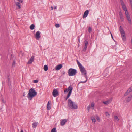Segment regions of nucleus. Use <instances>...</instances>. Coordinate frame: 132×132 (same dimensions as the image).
Returning a JSON list of instances; mask_svg holds the SVG:
<instances>
[{
	"label": "nucleus",
	"instance_id": "a211bd4d",
	"mask_svg": "<svg viewBox=\"0 0 132 132\" xmlns=\"http://www.w3.org/2000/svg\"><path fill=\"white\" fill-rule=\"evenodd\" d=\"M125 14L126 16V18H128L130 17L129 14L128 12V11H127V12L125 11Z\"/></svg>",
	"mask_w": 132,
	"mask_h": 132
},
{
	"label": "nucleus",
	"instance_id": "f8f14e48",
	"mask_svg": "<svg viewBox=\"0 0 132 132\" xmlns=\"http://www.w3.org/2000/svg\"><path fill=\"white\" fill-rule=\"evenodd\" d=\"M62 67V65L61 64H60L56 67L55 69L56 70H58L60 69Z\"/></svg>",
	"mask_w": 132,
	"mask_h": 132
},
{
	"label": "nucleus",
	"instance_id": "e433bc0d",
	"mask_svg": "<svg viewBox=\"0 0 132 132\" xmlns=\"http://www.w3.org/2000/svg\"><path fill=\"white\" fill-rule=\"evenodd\" d=\"M105 114L106 116H110L109 113L107 112H105Z\"/></svg>",
	"mask_w": 132,
	"mask_h": 132
},
{
	"label": "nucleus",
	"instance_id": "f3484780",
	"mask_svg": "<svg viewBox=\"0 0 132 132\" xmlns=\"http://www.w3.org/2000/svg\"><path fill=\"white\" fill-rule=\"evenodd\" d=\"M131 91L130 90L128 89L126 91V92L124 94V95L125 96H126L127 95H128L129 93Z\"/></svg>",
	"mask_w": 132,
	"mask_h": 132
},
{
	"label": "nucleus",
	"instance_id": "3c124183",
	"mask_svg": "<svg viewBox=\"0 0 132 132\" xmlns=\"http://www.w3.org/2000/svg\"><path fill=\"white\" fill-rule=\"evenodd\" d=\"M23 96H25L24 93L23 94Z\"/></svg>",
	"mask_w": 132,
	"mask_h": 132
},
{
	"label": "nucleus",
	"instance_id": "f03ea898",
	"mask_svg": "<svg viewBox=\"0 0 132 132\" xmlns=\"http://www.w3.org/2000/svg\"><path fill=\"white\" fill-rule=\"evenodd\" d=\"M37 93L34 89L31 88L29 91L27 97L28 99L30 100L34 97L37 95Z\"/></svg>",
	"mask_w": 132,
	"mask_h": 132
},
{
	"label": "nucleus",
	"instance_id": "20e7f679",
	"mask_svg": "<svg viewBox=\"0 0 132 132\" xmlns=\"http://www.w3.org/2000/svg\"><path fill=\"white\" fill-rule=\"evenodd\" d=\"M119 31L120 32L123 41H126V38L125 36V31L123 28L121 26H120L119 27Z\"/></svg>",
	"mask_w": 132,
	"mask_h": 132
},
{
	"label": "nucleus",
	"instance_id": "b1692460",
	"mask_svg": "<svg viewBox=\"0 0 132 132\" xmlns=\"http://www.w3.org/2000/svg\"><path fill=\"white\" fill-rule=\"evenodd\" d=\"M71 94H70V93H68L67 96L66 98H65V100H67L68 99L70 96Z\"/></svg>",
	"mask_w": 132,
	"mask_h": 132
},
{
	"label": "nucleus",
	"instance_id": "a18cd8bd",
	"mask_svg": "<svg viewBox=\"0 0 132 132\" xmlns=\"http://www.w3.org/2000/svg\"><path fill=\"white\" fill-rule=\"evenodd\" d=\"M130 4L132 5V0H129Z\"/></svg>",
	"mask_w": 132,
	"mask_h": 132
},
{
	"label": "nucleus",
	"instance_id": "2f4dec72",
	"mask_svg": "<svg viewBox=\"0 0 132 132\" xmlns=\"http://www.w3.org/2000/svg\"><path fill=\"white\" fill-rule=\"evenodd\" d=\"M120 19H121V20L122 21H123V20H124V18H123V15L122 16H120Z\"/></svg>",
	"mask_w": 132,
	"mask_h": 132
},
{
	"label": "nucleus",
	"instance_id": "bb28decb",
	"mask_svg": "<svg viewBox=\"0 0 132 132\" xmlns=\"http://www.w3.org/2000/svg\"><path fill=\"white\" fill-rule=\"evenodd\" d=\"M51 132H56V128H54L51 130Z\"/></svg>",
	"mask_w": 132,
	"mask_h": 132
},
{
	"label": "nucleus",
	"instance_id": "de8ad7c7",
	"mask_svg": "<svg viewBox=\"0 0 132 132\" xmlns=\"http://www.w3.org/2000/svg\"><path fill=\"white\" fill-rule=\"evenodd\" d=\"M54 9H56L57 8V6H54Z\"/></svg>",
	"mask_w": 132,
	"mask_h": 132
},
{
	"label": "nucleus",
	"instance_id": "864d4df0",
	"mask_svg": "<svg viewBox=\"0 0 132 132\" xmlns=\"http://www.w3.org/2000/svg\"><path fill=\"white\" fill-rule=\"evenodd\" d=\"M78 40H79V42H80V39H78Z\"/></svg>",
	"mask_w": 132,
	"mask_h": 132
},
{
	"label": "nucleus",
	"instance_id": "58836bf2",
	"mask_svg": "<svg viewBox=\"0 0 132 132\" xmlns=\"http://www.w3.org/2000/svg\"><path fill=\"white\" fill-rule=\"evenodd\" d=\"M119 14L120 16L123 15L122 14V12L121 11H120L119 12Z\"/></svg>",
	"mask_w": 132,
	"mask_h": 132
},
{
	"label": "nucleus",
	"instance_id": "8fccbe9b",
	"mask_svg": "<svg viewBox=\"0 0 132 132\" xmlns=\"http://www.w3.org/2000/svg\"><path fill=\"white\" fill-rule=\"evenodd\" d=\"M20 132H23V130H21V131Z\"/></svg>",
	"mask_w": 132,
	"mask_h": 132
},
{
	"label": "nucleus",
	"instance_id": "5701e85b",
	"mask_svg": "<svg viewBox=\"0 0 132 132\" xmlns=\"http://www.w3.org/2000/svg\"><path fill=\"white\" fill-rule=\"evenodd\" d=\"M114 119L117 121H118L119 120V119L118 118L117 116H114Z\"/></svg>",
	"mask_w": 132,
	"mask_h": 132
},
{
	"label": "nucleus",
	"instance_id": "473e14b6",
	"mask_svg": "<svg viewBox=\"0 0 132 132\" xmlns=\"http://www.w3.org/2000/svg\"><path fill=\"white\" fill-rule=\"evenodd\" d=\"M120 2L122 6L125 5L124 3L122 0H120Z\"/></svg>",
	"mask_w": 132,
	"mask_h": 132
},
{
	"label": "nucleus",
	"instance_id": "c756f323",
	"mask_svg": "<svg viewBox=\"0 0 132 132\" xmlns=\"http://www.w3.org/2000/svg\"><path fill=\"white\" fill-rule=\"evenodd\" d=\"M88 31L89 32V33H90L92 31V29L90 27H89L88 28Z\"/></svg>",
	"mask_w": 132,
	"mask_h": 132
},
{
	"label": "nucleus",
	"instance_id": "cd10ccee",
	"mask_svg": "<svg viewBox=\"0 0 132 132\" xmlns=\"http://www.w3.org/2000/svg\"><path fill=\"white\" fill-rule=\"evenodd\" d=\"M15 60L13 61V62L12 64V67H15Z\"/></svg>",
	"mask_w": 132,
	"mask_h": 132
},
{
	"label": "nucleus",
	"instance_id": "603ef678",
	"mask_svg": "<svg viewBox=\"0 0 132 132\" xmlns=\"http://www.w3.org/2000/svg\"><path fill=\"white\" fill-rule=\"evenodd\" d=\"M8 82L9 83V82H10V80L9 81H8Z\"/></svg>",
	"mask_w": 132,
	"mask_h": 132
},
{
	"label": "nucleus",
	"instance_id": "37998d69",
	"mask_svg": "<svg viewBox=\"0 0 132 132\" xmlns=\"http://www.w3.org/2000/svg\"><path fill=\"white\" fill-rule=\"evenodd\" d=\"M20 3H22L23 2L22 0H18Z\"/></svg>",
	"mask_w": 132,
	"mask_h": 132
},
{
	"label": "nucleus",
	"instance_id": "1a4fd4ad",
	"mask_svg": "<svg viewBox=\"0 0 132 132\" xmlns=\"http://www.w3.org/2000/svg\"><path fill=\"white\" fill-rule=\"evenodd\" d=\"M89 13L88 10H87L84 13L83 18H86L88 15Z\"/></svg>",
	"mask_w": 132,
	"mask_h": 132
},
{
	"label": "nucleus",
	"instance_id": "2eb2a0df",
	"mask_svg": "<svg viewBox=\"0 0 132 132\" xmlns=\"http://www.w3.org/2000/svg\"><path fill=\"white\" fill-rule=\"evenodd\" d=\"M38 124V122H37L33 123L32 124V127L34 128H36L37 127Z\"/></svg>",
	"mask_w": 132,
	"mask_h": 132
},
{
	"label": "nucleus",
	"instance_id": "c03bdc74",
	"mask_svg": "<svg viewBox=\"0 0 132 132\" xmlns=\"http://www.w3.org/2000/svg\"><path fill=\"white\" fill-rule=\"evenodd\" d=\"M51 102L50 101H49L48 102V103L47 104H51Z\"/></svg>",
	"mask_w": 132,
	"mask_h": 132
},
{
	"label": "nucleus",
	"instance_id": "423d86ee",
	"mask_svg": "<svg viewBox=\"0 0 132 132\" xmlns=\"http://www.w3.org/2000/svg\"><path fill=\"white\" fill-rule=\"evenodd\" d=\"M72 89V87L71 86H69L68 88H66L64 90V94H65L67 92L69 91L68 93H70V94H71Z\"/></svg>",
	"mask_w": 132,
	"mask_h": 132
},
{
	"label": "nucleus",
	"instance_id": "6e6552de",
	"mask_svg": "<svg viewBox=\"0 0 132 132\" xmlns=\"http://www.w3.org/2000/svg\"><path fill=\"white\" fill-rule=\"evenodd\" d=\"M40 32L39 31H38L36 32V39L37 40H38L39 39V38H40Z\"/></svg>",
	"mask_w": 132,
	"mask_h": 132
},
{
	"label": "nucleus",
	"instance_id": "ddd939ff",
	"mask_svg": "<svg viewBox=\"0 0 132 132\" xmlns=\"http://www.w3.org/2000/svg\"><path fill=\"white\" fill-rule=\"evenodd\" d=\"M132 97V94L129 95L128 97L127 98L126 101L128 102H129L131 100Z\"/></svg>",
	"mask_w": 132,
	"mask_h": 132
},
{
	"label": "nucleus",
	"instance_id": "a19ab883",
	"mask_svg": "<svg viewBox=\"0 0 132 132\" xmlns=\"http://www.w3.org/2000/svg\"><path fill=\"white\" fill-rule=\"evenodd\" d=\"M90 109V106L89 105L88 106L87 108V109L88 110V112L89 111Z\"/></svg>",
	"mask_w": 132,
	"mask_h": 132
},
{
	"label": "nucleus",
	"instance_id": "c85d7f7f",
	"mask_svg": "<svg viewBox=\"0 0 132 132\" xmlns=\"http://www.w3.org/2000/svg\"><path fill=\"white\" fill-rule=\"evenodd\" d=\"M91 119L92 122H94V123H95L96 121V119L94 117L92 118Z\"/></svg>",
	"mask_w": 132,
	"mask_h": 132
},
{
	"label": "nucleus",
	"instance_id": "4c0bfd02",
	"mask_svg": "<svg viewBox=\"0 0 132 132\" xmlns=\"http://www.w3.org/2000/svg\"><path fill=\"white\" fill-rule=\"evenodd\" d=\"M55 26L56 27H60V25L59 24H55Z\"/></svg>",
	"mask_w": 132,
	"mask_h": 132
},
{
	"label": "nucleus",
	"instance_id": "dca6fc26",
	"mask_svg": "<svg viewBox=\"0 0 132 132\" xmlns=\"http://www.w3.org/2000/svg\"><path fill=\"white\" fill-rule=\"evenodd\" d=\"M48 69V66L46 65H45L44 67V69L45 71H47Z\"/></svg>",
	"mask_w": 132,
	"mask_h": 132
},
{
	"label": "nucleus",
	"instance_id": "6ab92c4d",
	"mask_svg": "<svg viewBox=\"0 0 132 132\" xmlns=\"http://www.w3.org/2000/svg\"><path fill=\"white\" fill-rule=\"evenodd\" d=\"M127 20L128 21V22L130 24H131V18H130V17H129L128 18H127Z\"/></svg>",
	"mask_w": 132,
	"mask_h": 132
},
{
	"label": "nucleus",
	"instance_id": "aec40b11",
	"mask_svg": "<svg viewBox=\"0 0 132 132\" xmlns=\"http://www.w3.org/2000/svg\"><path fill=\"white\" fill-rule=\"evenodd\" d=\"M35 26L34 24L31 25L30 27V28L31 30H33L34 29Z\"/></svg>",
	"mask_w": 132,
	"mask_h": 132
},
{
	"label": "nucleus",
	"instance_id": "4be33fe9",
	"mask_svg": "<svg viewBox=\"0 0 132 132\" xmlns=\"http://www.w3.org/2000/svg\"><path fill=\"white\" fill-rule=\"evenodd\" d=\"M16 6H18L19 9H20L21 7L20 5V3L18 2H16Z\"/></svg>",
	"mask_w": 132,
	"mask_h": 132
},
{
	"label": "nucleus",
	"instance_id": "f257e3e1",
	"mask_svg": "<svg viewBox=\"0 0 132 132\" xmlns=\"http://www.w3.org/2000/svg\"><path fill=\"white\" fill-rule=\"evenodd\" d=\"M77 62L78 67L80 69L82 75H84V77L86 78V80L84 81H81L80 83H84L86 82L87 80V72L85 68L82 66V64L80 63L78 60H77Z\"/></svg>",
	"mask_w": 132,
	"mask_h": 132
},
{
	"label": "nucleus",
	"instance_id": "0eeeda50",
	"mask_svg": "<svg viewBox=\"0 0 132 132\" xmlns=\"http://www.w3.org/2000/svg\"><path fill=\"white\" fill-rule=\"evenodd\" d=\"M53 96L54 97H56L59 95L58 91L56 89H54L52 92Z\"/></svg>",
	"mask_w": 132,
	"mask_h": 132
},
{
	"label": "nucleus",
	"instance_id": "49530a36",
	"mask_svg": "<svg viewBox=\"0 0 132 132\" xmlns=\"http://www.w3.org/2000/svg\"><path fill=\"white\" fill-rule=\"evenodd\" d=\"M111 37H112V38L113 39V40H114L113 37V36H112V33H111Z\"/></svg>",
	"mask_w": 132,
	"mask_h": 132
},
{
	"label": "nucleus",
	"instance_id": "7c9ffc66",
	"mask_svg": "<svg viewBox=\"0 0 132 132\" xmlns=\"http://www.w3.org/2000/svg\"><path fill=\"white\" fill-rule=\"evenodd\" d=\"M87 46H85L84 48L83 49V51H85L86 50L87 48Z\"/></svg>",
	"mask_w": 132,
	"mask_h": 132
},
{
	"label": "nucleus",
	"instance_id": "09e8293b",
	"mask_svg": "<svg viewBox=\"0 0 132 132\" xmlns=\"http://www.w3.org/2000/svg\"><path fill=\"white\" fill-rule=\"evenodd\" d=\"M51 10H53V7L52 6L51 7Z\"/></svg>",
	"mask_w": 132,
	"mask_h": 132
},
{
	"label": "nucleus",
	"instance_id": "4468645a",
	"mask_svg": "<svg viewBox=\"0 0 132 132\" xmlns=\"http://www.w3.org/2000/svg\"><path fill=\"white\" fill-rule=\"evenodd\" d=\"M111 100H109L107 101H103V103L107 105L111 103Z\"/></svg>",
	"mask_w": 132,
	"mask_h": 132
},
{
	"label": "nucleus",
	"instance_id": "a878e982",
	"mask_svg": "<svg viewBox=\"0 0 132 132\" xmlns=\"http://www.w3.org/2000/svg\"><path fill=\"white\" fill-rule=\"evenodd\" d=\"M91 106L92 108V109H94V105L93 103H92L91 104Z\"/></svg>",
	"mask_w": 132,
	"mask_h": 132
},
{
	"label": "nucleus",
	"instance_id": "7ed1b4c3",
	"mask_svg": "<svg viewBox=\"0 0 132 132\" xmlns=\"http://www.w3.org/2000/svg\"><path fill=\"white\" fill-rule=\"evenodd\" d=\"M68 103L69 107L72 109H77L78 108L77 105L70 99L68 100Z\"/></svg>",
	"mask_w": 132,
	"mask_h": 132
},
{
	"label": "nucleus",
	"instance_id": "412c9836",
	"mask_svg": "<svg viewBox=\"0 0 132 132\" xmlns=\"http://www.w3.org/2000/svg\"><path fill=\"white\" fill-rule=\"evenodd\" d=\"M122 7L123 9L125 11V12L128 11L126 9V7L125 5L122 6Z\"/></svg>",
	"mask_w": 132,
	"mask_h": 132
},
{
	"label": "nucleus",
	"instance_id": "ea45409f",
	"mask_svg": "<svg viewBox=\"0 0 132 132\" xmlns=\"http://www.w3.org/2000/svg\"><path fill=\"white\" fill-rule=\"evenodd\" d=\"M38 81L37 80H34V82L35 83H37L38 82Z\"/></svg>",
	"mask_w": 132,
	"mask_h": 132
},
{
	"label": "nucleus",
	"instance_id": "9b49d317",
	"mask_svg": "<svg viewBox=\"0 0 132 132\" xmlns=\"http://www.w3.org/2000/svg\"><path fill=\"white\" fill-rule=\"evenodd\" d=\"M67 122L66 119H64L62 120L61 122V126H63L64 125L65 123Z\"/></svg>",
	"mask_w": 132,
	"mask_h": 132
},
{
	"label": "nucleus",
	"instance_id": "393cba45",
	"mask_svg": "<svg viewBox=\"0 0 132 132\" xmlns=\"http://www.w3.org/2000/svg\"><path fill=\"white\" fill-rule=\"evenodd\" d=\"M51 104H47V108L48 110H50L51 108V106H50Z\"/></svg>",
	"mask_w": 132,
	"mask_h": 132
},
{
	"label": "nucleus",
	"instance_id": "9d476101",
	"mask_svg": "<svg viewBox=\"0 0 132 132\" xmlns=\"http://www.w3.org/2000/svg\"><path fill=\"white\" fill-rule=\"evenodd\" d=\"M34 56H31L29 61L28 62L27 64H31L34 60Z\"/></svg>",
	"mask_w": 132,
	"mask_h": 132
},
{
	"label": "nucleus",
	"instance_id": "72a5a7b5",
	"mask_svg": "<svg viewBox=\"0 0 132 132\" xmlns=\"http://www.w3.org/2000/svg\"><path fill=\"white\" fill-rule=\"evenodd\" d=\"M10 77V74H8L7 75V79L8 80V81H9Z\"/></svg>",
	"mask_w": 132,
	"mask_h": 132
},
{
	"label": "nucleus",
	"instance_id": "39448f33",
	"mask_svg": "<svg viewBox=\"0 0 132 132\" xmlns=\"http://www.w3.org/2000/svg\"><path fill=\"white\" fill-rule=\"evenodd\" d=\"M77 71L76 69L70 68L68 70V74L69 76H73L77 73Z\"/></svg>",
	"mask_w": 132,
	"mask_h": 132
},
{
	"label": "nucleus",
	"instance_id": "f704fd0d",
	"mask_svg": "<svg viewBox=\"0 0 132 132\" xmlns=\"http://www.w3.org/2000/svg\"><path fill=\"white\" fill-rule=\"evenodd\" d=\"M88 42L87 41H85V45L87 46L88 44Z\"/></svg>",
	"mask_w": 132,
	"mask_h": 132
},
{
	"label": "nucleus",
	"instance_id": "c9c22d12",
	"mask_svg": "<svg viewBox=\"0 0 132 132\" xmlns=\"http://www.w3.org/2000/svg\"><path fill=\"white\" fill-rule=\"evenodd\" d=\"M96 118L98 121H100V120L99 118V117L98 116H96Z\"/></svg>",
	"mask_w": 132,
	"mask_h": 132
},
{
	"label": "nucleus",
	"instance_id": "79ce46f5",
	"mask_svg": "<svg viewBox=\"0 0 132 132\" xmlns=\"http://www.w3.org/2000/svg\"><path fill=\"white\" fill-rule=\"evenodd\" d=\"M129 89L130 90L131 92L132 91V86Z\"/></svg>",
	"mask_w": 132,
	"mask_h": 132
}]
</instances>
